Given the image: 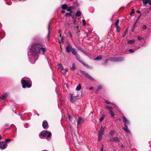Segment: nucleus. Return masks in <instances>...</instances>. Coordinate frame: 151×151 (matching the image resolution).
I'll return each instance as SVG.
<instances>
[{
	"label": "nucleus",
	"mask_w": 151,
	"mask_h": 151,
	"mask_svg": "<svg viewBox=\"0 0 151 151\" xmlns=\"http://www.w3.org/2000/svg\"><path fill=\"white\" fill-rule=\"evenodd\" d=\"M12 140V139H6L5 141L7 144V143L10 142Z\"/></svg>",
	"instance_id": "41"
},
{
	"label": "nucleus",
	"mask_w": 151,
	"mask_h": 151,
	"mask_svg": "<svg viewBox=\"0 0 151 151\" xmlns=\"http://www.w3.org/2000/svg\"><path fill=\"white\" fill-rule=\"evenodd\" d=\"M7 147V144L5 141H3L0 142V149L3 150L6 149Z\"/></svg>",
	"instance_id": "4"
},
{
	"label": "nucleus",
	"mask_w": 151,
	"mask_h": 151,
	"mask_svg": "<svg viewBox=\"0 0 151 151\" xmlns=\"http://www.w3.org/2000/svg\"><path fill=\"white\" fill-rule=\"evenodd\" d=\"M82 64H83L84 65L86 66V67L88 68L89 67V66L87 65L86 64H85V63H84L83 62V61L80 60L79 61Z\"/></svg>",
	"instance_id": "32"
},
{
	"label": "nucleus",
	"mask_w": 151,
	"mask_h": 151,
	"mask_svg": "<svg viewBox=\"0 0 151 151\" xmlns=\"http://www.w3.org/2000/svg\"><path fill=\"white\" fill-rule=\"evenodd\" d=\"M61 12L63 14H64L65 13V11L64 10H62Z\"/></svg>",
	"instance_id": "55"
},
{
	"label": "nucleus",
	"mask_w": 151,
	"mask_h": 151,
	"mask_svg": "<svg viewBox=\"0 0 151 151\" xmlns=\"http://www.w3.org/2000/svg\"><path fill=\"white\" fill-rule=\"evenodd\" d=\"M68 71V69L67 68H65V70L63 73V74L64 75H65L66 74L67 72Z\"/></svg>",
	"instance_id": "40"
},
{
	"label": "nucleus",
	"mask_w": 151,
	"mask_h": 151,
	"mask_svg": "<svg viewBox=\"0 0 151 151\" xmlns=\"http://www.w3.org/2000/svg\"><path fill=\"white\" fill-rule=\"evenodd\" d=\"M48 33L47 35V40L48 41L50 40V27L49 25L48 26Z\"/></svg>",
	"instance_id": "17"
},
{
	"label": "nucleus",
	"mask_w": 151,
	"mask_h": 151,
	"mask_svg": "<svg viewBox=\"0 0 151 151\" xmlns=\"http://www.w3.org/2000/svg\"><path fill=\"white\" fill-rule=\"evenodd\" d=\"M47 50L43 44L39 43L33 44L29 47L28 50V56L29 62L31 63H35L38 58L39 54L44 55Z\"/></svg>",
	"instance_id": "1"
},
{
	"label": "nucleus",
	"mask_w": 151,
	"mask_h": 151,
	"mask_svg": "<svg viewBox=\"0 0 151 151\" xmlns=\"http://www.w3.org/2000/svg\"><path fill=\"white\" fill-rule=\"evenodd\" d=\"M61 41L62 43H63L64 42V38L62 37L61 38Z\"/></svg>",
	"instance_id": "51"
},
{
	"label": "nucleus",
	"mask_w": 151,
	"mask_h": 151,
	"mask_svg": "<svg viewBox=\"0 0 151 151\" xmlns=\"http://www.w3.org/2000/svg\"><path fill=\"white\" fill-rule=\"evenodd\" d=\"M114 141L116 142L120 141L119 139L117 137H114Z\"/></svg>",
	"instance_id": "29"
},
{
	"label": "nucleus",
	"mask_w": 151,
	"mask_h": 151,
	"mask_svg": "<svg viewBox=\"0 0 151 151\" xmlns=\"http://www.w3.org/2000/svg\"><path fill=\"white\" fill-rule=\"evenodd\" d=\"M21 82L22 87L30 88L32 85V83L30 79L26 77H24L22 78Z\"/></svg>",
	"instance_id": "2"
},
{
	"label": "nucleus",
	"mask_w": 151,
	"mask_h": 151,
	"mask_svg": "<svg viewBox=\"0 0 151 151\" xmlns=\"http://www.w3.org/2000/svg\"><path fill=\"white\" fill-rule=\"evenodd\" d=\"M105 102L107 104H112V105L114 107V108H116V106L114 104L111 103L110 101H108L106 100L105 101Z\"/></svg>",
	"instance_id": "19"
},
{
	"label": "nucleus",
	"mask_w": 151,
	"mask_h": 151,
	"mask_svg": "<svg viewBox=\"0 0 151 151\" xmlns=\"http://www.w3.org/2000/svg\"><path fill=\"white\" fill-rule=\"evenodd\" d=\"M102 136H101L100 135H99V138H98V141H100V140H101V139L102 138Z\"/></svg>",
	"instance_id": "48"
},
{
	"label": "nucleus",
	"mask_w": 151,
	"mask_h": 151,
	"mask_svg": "<svg viewBox=\"0 0 151 151\" xmlns=\"http://www.w3.org/2000/svg\"><path fill=\"white\" fill-rule=\"evenodd\" d=\"M76 20H74V21H73V24L74 25H75L76 24Z\"/></svg>",
	"instance_id": "53"
},
{
	"label": "nucleus",
	"mask_w": 151,
	"mask_h": 151,
	"mask_svg": "<svg viewBox=\"0 0 151 151\" xmlns=\"http://www.w3.org/2000/svg\"><path fill=\"white\" fill-rule=\"evenodd\" d=\"M135 42L134 40H128L127 41V45H131L134 44Z\"/></svg>",
	"instance_id": "16"
},
{
	"label": "nucleus",
	"mask_w": 151,
	"mask_h": 151,
	"mask_svg": "<svg viewBox=\"0 0 151 151\" xmlns=\"http://www.w3.org/2000/svg\"><path fill=\"white\" fill-rule=\"evenodd\" d=\"M81 13L80 11H78L76 12V15L77 17H80L81 15Z\"/></svg>",
	"instance_id": "22"
},
{
	"label": "nucleus",
	"mask_w": 151,
	"mask_h": 151,
	"mask_svg": "<svg viewBox=\"0 0 151 151\" xmlns=\"http://www.w3.org/2000/svg\"><path fill=\"white\" fill-rule=\"evenodd\" d=\"M129 52L131 53H133L134 52V51L132 49H129Z\"/></svg>",
	"instance_id": "47"
},
{
	"label": "nucleus",
	"mask_w": 151,
	"mask_h": 151,
	"mask_svg": "<svg viewBox=\"0 0 151 151\" xmlns=\"http://www.w3.org/2000/svg\"><path fill=\"white\" fill-rule=\"evenodd\" d=\"M70 69L73 70L74 71L76 69L75 65L74 63H73L72 64V67L70 68Z\"/></svg>",
	"instance_id": "26"
},
{
	"label": "nucleus",
	"mask_w": 151,
	"mask_h": 151,
	"mask_svg": "<svg viewBox=\"0 0 151 151\" xmlns=\"http://www.w3.org/2000/svg\"><path fill=\"white\" fill-rule=\"evenodd\" d=\"M123 122L124 123V124L129 125L130 124L129 121L128 120L124 115H123Z\"/></svg>",
	"instance_id": "7"
},
{
	"label": "nucleus",
	"mask_w": 151,
	"mask_h": 151,
	"mask_svg": "<svg viewBox=\"0 0 151 151\" xmlns=\"http://www.w3.org/2000/svg\"><path fill=\"white\" fill-rule=\"evenodd\" d=\"M109 60L114 62H116V57H110L109 58Z\"/></svg>",
	"instance_id": "15"
},
{
	"label": "nucleus",
	"mask_w": 151,
	"mask_h": 151,
	"mask_svg": "<svg viewBox=\"0 0 151 151\" xmlns=\"http://www.w3.org/2000/svg\"><path fill=\"white\" fill-rule=\"evenodd\" d=\"M81 85L79 84L76 88V89L78 91H80L81 88Z\"/></svg>",
	"instance_id": "28"
},
{
	"label": "nucleus",
	"mask_w": 151,
	"mask_h": 151,
	"mask_svg": "<svg viewBox=\"0 0 151 151\" xmlns=\"http://www.w3.org/2000/svg\"><path fill=\"white\" fill-rule=\"evenodd\" d=\"M106 109H108L109 111H112L113 109V108L112 107L109 106H106Z\"/></svg>",
	"instance_id": "21"
},
{
	"label": "nucleus",
	"mask_w": 151,
	"mask_h": 151,
	"mask_svg": "<svg viewBox=\"0 0 151 151\" xmlns=\"http://www.w3.org/2000/svg\"><path fill=\"white\" fill-rule=\"evenodd\" d=\"M104 130H100V131L99 133V135H100L101 136H102L104 134Z\"/></svg>",
	"instance_id": "24"
},
{
	"label": "nucleus",
	"mask_w": 151,
	"mask_h": 151,
	"mask_svg": "<svg viewBox=\"0 0 151 151\" xmlns=\"http://www.w3.org/2000/svg\"><path fill=\"white\" fill-rule=\"evenodd\" d=\"M116 30L117 32H119L120 31V28L118 25H116Z\"/></svg>",
	"instance_id": "30"
},
{
	"label": "nucleus",
	"mask_w": 151,
	"mask_h": 151,
	"mask_svg": "<svg viewBox=\"0 0 151 151\" xmlns=\"http://www.w3.org/2000/svg\"><path fill=\"white\" fill-rule=\"evenodd\" d=\"M121 147H124V146H123V145H121Z\"/></svg>",
	"instance_id": "63"
},
{
	"label": "nucleus",
	"mask_w": 151,
	"mask_h": 151,
	"mask_svg": "<svg viewBox=\"0 0 151 151\" xmlns=\"http://www.w3.org/2000/svg\"><path fill=\"white\" fill-rule=\"evenodd\" d=\"M109 134L112 136H114V131H111L109 133Z\"/></svg>",
	"instance_id": "39"
},
{
	"label": "nucleus",
	"mask_w": 151,
	"mask_h": 151,
	"mask_svg": "<svg viewBox=\"0 0 151 151\" xmlns=\"http://www.w3.org/2000/svg\"><path fill=\"white\" fill-rule=\"evenodd\" d=\"M128 31V28H127L126 29V30H125V31H124V34H123V37H124L127 34V33Z\"/></svg>",
	"instance_id": "34"
},
{
	"label": "nucleus",
	"mask_w": 151,
	"mask_h": 151,
	"mask_svg": "<svg viewBox=\"0 0 151 151\" xmlns=\"http://www.w3.org/2000/svg\"><path fill=\"white\" fill-rule=\"evenodd\" d=\"M42 125L44 129H47L48 127L47 122L45 120H44L43 122Z\"/></svg>",
	"instance_id": "9"
},
{
	"label": "nucleus",
	"mask_w": 151,
	"mask_h": 151,
	"mask_svg": "<svg viewBox=\"0 0 151 151\" xmlns=\"http://www.w3.org/2000/svg\"><path fill=\"white\" fill-rule=\"evenodd\" d=\"M9 94L6 93H4L3 94L0 96V99L4 100L6 99L9 96Z\"/></svg>",
	"instance_id": "6"
},
{
	"label": "nucleus",
	"mask_w": 151,
	"mask_h": 151,
	"mask_svg": "<svg viewBox=\"0 0 151 151\" xmlns=\"http://www.w3.org/2000/svg\"><path fill=\"white\" fill-rule=\"evenodd\" d=\"M75 56L76 57V59L79 61L81 60L79 55L77 53V55H76Z\"/></svg>",
	"instance_id": "33"
},
{
	"label": "nucleus",
	"mask_w": 151,
	"mask_h": 151,
	"mask_svg": "<svg viewBox=\"0 0 151 151\" xmlns=\"http://www.w3.org/2000/svg\"><path fill=\"white\" fill-rule=\"evenodd\" d=\"M80 71H81V73L83 75H84L85 76H86V74L87 73L85 71L81 70H80Z\"/></svg>",
	"instance_id": "37"
},
{
	"label": "nucleus",
	"mask_w": 151,
	"mask_h": 151,
	"mask_svg": "<svg viewBox=\"0 0 151 151\" xmlns=\"http://www.w3.org/2000/svg\"><path fill=\"white\" fill-rule=\"evenodd\" d=\"M83 25V26H85L86 24V21L84 19H83L82 20Z\"/></svg>",
	"instance_id": "43"
},
{
	"label": "nucleus",
	"mask_w": 151,
	"mask_h": 151,
	"mask_svg": "<svg viewBox=\"0 0 151 151\" xmlns=\"http://www.w3.org/2000/svg\"><path fill=\"white\" fill-rule=\"evenodd\" d=\"M71 52L72 53V54H73L74 55H77L78 53L74 49H72V50H71Z\"/></svg>",
	"instance_id": "25"
},
{
	"label": "nucleus",
	"mask_w": 151,
	"mask_h": 151,
	"mask_svg": "<svg viewBox=\"0 0 151 151\" xmlns=\"http://www.w3.org/2000/svg\"><path fill=\"white\" fill-rule=\"evenodd\" d=\"M110 112V114L111 115V117H113L114 116V115H115V113H114V112L112 111H109Z\"/></svg>",
	"instance_id": "35"
},
{
	"label": "nucleus",
	"mask_w": 151,
	"mask_h": 151,
	"mask_svg": "<svg viewBox=\"0 0 151 151\" xmlns=\"http://www.w3.org/2000/svg\"><path fill=\"white\" fill-rule=\"evenodd\" d=\"M67 25H66V26L67 27H68L70 26V24L68 23L66 24Z\"/></svg>",
	"instance_id": "54"
},
{
	"label": "nucleus",
	"mask_w": 151,
	"mask_h": 151,
	"mask_svg": "<svg viewBox=\"0 0 151 151\" xmlns=\"http://www.w3.org/2000/svg\"><path fill=\"white\" fill-rule=\"evenodd\" d=\"M61 7L63 9H66L67 7V5L65 4H64L62 5Z\"/></svg>",
	"instance_id": "23"
},
{
	"label": "nucleus",
	"mask_w": 151,
	"mask_h": 151,
	"mask_svg": "<svg viewBox=\"0 0 151 151\" xmlns=\"http://www.w3.org/2000/svg\"><path fill=\"white\" fill-rule=\"evenodd\" d=\"M124 126L125 127H124L123 129L126 132L129 134H131V133L130 131L128 129V127L127 126V124H124Z\"/></svg>",
	"instance_id": "10"
},
{
	"label": "nucleus",
	"mask_w": 151,
	"mask_h": 151,
	"mask_svg": "<svg viewBox=\"0 0 151 151\" xmlns=\"http://www.w3.org/2000/svg\"><path fill=\"white\" fill-rule=\"evenodd\" d=\"M105 117V115L103 114L102 116L99 119V121L100 122H101L104 119Z\"/></svg>",
	"instance_id": "27"
},
{
	"label": "nucleus",
	"mask_w": 151,
	"mask_h": 151,
	"mask_svg": "<svg viewBox=\"0 0 151 151\" xmlns=\"http://www.w3.org/2000/svg\"><path fill=\"white\" fill-rule=\"evenodd\" d=\"M83 121V119L82 117H79L78 121V125H79L80 124H81Z\"/></svg>",
	"instance_id": "12"
},
{
	"label": "nucleus",
	"mask_w": 151,
	"mask_h": 151,
	"mask_svg": "<svg viewBox=\"0 0 151 151\" xmlns=\"http://www.w3.org/2000/svg\"><path fill=\"white\" fill-rule=\"evenodd\" d=\"M149 0H146L145 1H142L143 4L146 5L148 4V2Z\"/></svg>",
	"instance_id": "38"
},
{
	"label": "nucleus",
	"mask_w": 151,
	"mask_h": 151,
	"mask_svg": "<svg viewBox=\"0 0 151 151\" xmlns=\"http://www.w3.org/2000/svg\"><path fill=\"white\" fill-rule=\"evenodd\" d=\"M88 79L91 80H94L93 79L88 73L85 76Z\"/></svg>",
	"instance_id": "20"
},
{
	"label": "nucleus",
	"mask_w": 151,
	"mask_h": 151,
	"mask_svg": "<svg viewBox=\"0 0 151 151\" xmlns=\"http://www.w3.org/2000/svg\"><path fill=\"white\" fill-rule=\"evenodd\" d=\"M41 136L42 137H47L46 139H50L51 137V133L50 132L45 130L42 131L40 133Z\"/></svg>",
	"instance_id": "3"
},
{
	"label": "nucleus",
	"mask_w": 151,
	"mask_h": 151,
	"mask_svg": "<svg viewBox=\"0 0 151 151\" xmlns=\"http://www.w3.org/2000/svg\"><path fill=\"white\" fill-rule=\"evenodd\" d=\"M92 89V87H91L90 88V89Z\"/></svg>",
	"instance_id": "64"
},
{
	"label": "nucleus",
	"mask_w": 151,
	"mask_h": 151,
	"mask_svg": "<svg viewBox=\"0 0 151 151\" xmlns=\"http://www.w3.org/2000/svg\"><path fill=\"white\" fill-rule=\"evenodd\" d=\"M68 117H69V119L70 120L72 118V117L71 116H69Z\"/></svg>",
	"instance_id": "58"
},
{
	"label": "nucleus",
	"mask_w": 151,
	"mask_h": 151,
	"mask_svg": "<svg viewBox=\"0 0 151 151\" xmlns=\"http://www.w3.org/2000/svg\"><path fill=\"white\" fill-rule=\"evenodd\" d=\"M73 7L72 6H69V7H68L67 6V9H66L67 10V11L68 12H70L71 13H73L72 11H71V9L72 8H73Z\"/></svg>",
	"instance_id": "18"
},
{
	"label": "nucleus",
	"mask_w": 151,
	"mask_h": 151,
	"mask_svg": "<svg viewBox=\"0 0 151 151\" xmlns=\"http://www.w3.org/2000/svg\"><path fill=\"white\" fill-rule=\"evenodd\" d=\"M69 95L70 96V100L71 102L72 103H73L74 101L76 100L77 96H74L73 94H72L71 93H70Z\"/></svg>",
	"instance_id": "8"
},
{
	"label": "nucleus",
	"mask_w": 151,
	"mask_h": 151,
	"mask_svg": "<svg viewBox=\"0 0 151 151\" xmlns=\"http://www.w3.org/2000/svg\"><path fill=\"white\" fill-rule=\"evenodd\" d=\"M110 141V142H113L114 141V139H110L109 140Z\"/></svg>",
	"instance_id": "56"
},
{
	"label": "nucleus",
	"mask_w": 151,
	"mask_h": 151,
	"mask_svg": "<svg viewBox=\"0 0 151 151\" xmlns=\"http://www.w3.org/2000/svg\"><path fill=\"white\" fill-rule=\"evenodd\" d=\"M65 16H71V14L70 13H66V14H65Z\"/></svg>",
	"instance_id": "45"
},
{
	"label": "nucleus",
	"mask_w": 151,
	"mask_h": 151,
	"mask_svg": "<svg viewBox=\"0 0 151 151\" xmlns=\"http://www.w3.org/2000/svg\"><path fill=\"white\" fill-rule=\"evenodd\" d=\"M119 19H117L116 20V22L115 23V25H118V24L119 23Z\"/></svg>",
	"instance_id": "46"
},
{
	"label": "nucleus",
	"mask_w": 151,
	"mask_h": 151,
	"mask_svg": "<svg viewBox=\"0 0 151 151\" xmlns=\"http://www.w3.org/2000/svg\"><path fill=\"white\" fill-rule=\"evenodd\" d=\"M108 60H106L104 64H106L107 63Z\"/></svg>",
	"instance_id": "57"
},
{
	"label": "nucleus",
	"mask_w": 151,
	"mask_h": 151,
	"mask_svg": "<svg viewBox=\"0 0 151 151\" xmlns=\"http://www.w3.org/2000/svg\"><path fill=\"white\" fill-rule=\"evenodd\" d=\"M57 68L60 70H63V67L61 64H59L57 66Z\"/></svg>",
	"instance_id": "14"
},
{
	"label": "nucleus",
	"mask_w": 151,
	"mask_h": 151,
	"mask_svg": "<svg viewBox=\"0 0 151 151\" xmlns=\"http://www.w3.org/2000/svg\"><path fill=\"white\" fill-rule=\"evenodd\" d=\"M69 32L70 33V37H72V35L71 34V32Z\"/></svg>",
	"instance_id": "61"
},
{
	"label": "nucleus",
	"mask_w": 151,
	"mask_h": 151,
	"mask_svg": "<svg viewBox=\"0 0 151 151\" xmlns=\"http://www.w3.org/2000/svg\"><path fill=\"white\" fill-rule=\"evenodd\" d=\"M135 12L134 10V9H132V11L130 13V15H132L133 14H134Z\"/></svg>",
	"instance_id": "42"
},
{
	"label": "nucleus",
	"mask_w": 151,
	"mask_h": 151,
	"mask_svg": "<svg viewBox=\"0 0 151 151\" xmlns=\"http://www.w3.org/2000/svg\"><path fill=\"white\" fill-rule=\"evenodd\" d=\"M77 32H76L78 34L79 32H80V31L78 30V27H77Z\"/></svg>",
	"instance_id": "59"
},
{
	"label": "nucleus",
	"mask_w": 151,
	"mask_h": 151,
	"mask_svg": "<svg viewBox=\"0 0 151 151\" xmlns=\"http://www.w3.org/2000/svg\"><path fill=\"white\" fill-rule=\"evenodd\" d=\"M102 88V86L101 85H100L98 86L97 87V89L96 91V92H97V91H99Z\"/></svg>",
	"instance_id": "36"
},
{
	"label": "nucleus",
	"mask_w": 151,
	"mask_h": 151,
	"mask_svg": "<svg viewBox=\"0 0 151 151\" xmlns=\"http://www.w3.org/2000/svg\"><path fill=\"white\" fill-rule=\"evenodd\" d=\"M105 129V127H103L102 126H101L100 130H104Z\"/></svg>",
	"instance_id": "49"
},
{
	"label": "nucleus",
	"mask_w": 151,
	"mask_h": 151,
	"mask_svg": "<svg viewBox=\"0 0 151 151\" xmlns=\"http://www.w3.org/2000/svg\"><path fill=\"white\" fill-rule=\"evenodd\" d=\"M141 16V14H140V15L139 16V17H138V18H137V19L136 20L134 24L133 25V28H132V30H134V28H135V27L136 26V25L137 24V23L139 19Z\"/></svg>",
	"instance_id": "13"
},
{
	"label": "nucleus",
	"mask_w": 151,
	"mask_h": 151,
	"mask_svg": "<svg viewBox=\"0 0 151 151\" xmlns=\"http://www.w3.org/2000/svg\"><path fill=\"white\" fill-rule=\"evenodd\" d=\"M5 126H9V124H5Z\"/></svg>",
	"instance_id": "60"
},
{
	"label": "nucleus",
	"mask_w": 151,
	"mask_h": 151,
	"mask_svg": "<svg viewBox=\"0 0 151 151\" xmlns=\"http://www.w3.org/2000/svg\"><path fill=\"white\" fill-rule=\"evenodd\" d=\"M101 151H103V147H102V148H101Z\"/></svg>",
	"instance_id": "62"
},
{
	"label": "nucleus",
	"mask_w": 151,
	"mask_h": 151,
	"mask_svg": "<svg viewBox=\"0 0 151 151\" xmlns=\"http://www.w3.org/2000/svg\"><path fill=\"white\" fill-rule=\"evenodd\" d=\"M137 39L138 40H144V38H141L139 36H138L137 37Z\"/></svg>",
	"instance_id": "44"
},
{
	"label": "nucleus",
	"mask_w": 151,
	"mask_h": 151,
	"mask_svg": "<svg viewBox=\"0 0 151 151\" xmlns=\"http://www.w3.org/2000/svg\"><path fill=\"white\" fill-rule=\"evenodd\" d=\"M102 58V57L101 55H99L98 56L96 57V58L95 59V60H101Z\"/></svg>",
	"instance_id": "31"
},
{
	"label": "nucleus",
	"mask_w": 151,
	"mask_h": 151,
	"mask_svg": "<svg viewBox=\"0 0 151 151\" xmlns=\"http://www.w3.org/2000/svg\"><path fill=\"white\" fill-rule=\"evenodd\" d=\"M148 4H149L150 5H151V1L149 0L148 2Z\"/></svg>",
	"instance_id": "52"
},
{
	"label": "nucleus",
	"mask_w": 151,
	"mask_h": 151,
	"mask_svg": "<svg viewBox=\"0 0 151 151\" xmlns=\"http://www.w3.org/2000/svg\"><path fill=\"white\" fill-rule=\"evenodd\" d=\"M142 28L143 29H146L147 28V26L146 25H143V26L142 27Z\"/></svg>",
	"instance_id": "50"
},
{
	"label": "nucleus",
	"mask_w": 151,
	"mask_h": 151,
	"mask_svg": "<svg viewBox=\"0 0 151 151\" xmlns=\"http://www.w3.org/2000/svg\"><path fill=\"white\" fill-rule=\"evenodd\" d=\"M124 60V58L122 57H116V62L122 61Z\"/></svg>",
	"instance_id": "11"
},
{
	"label": "nucleus",
	"mask_w": 151,
	"mask_h": 151,
	"mask_svg": "<svg viewBox=\"0 0 151 151\" xmlns=\"http://www.w3.org/2000/svg\"><path fill=\"white\" fill-rule=\"evenodd\" d=\"M73 49L71 45L69 44L66 47V52H67L69 53Z\"/></svg>",
	"instance_id": "5"
}]
</instances>
